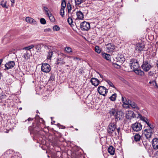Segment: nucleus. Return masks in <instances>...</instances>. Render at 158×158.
Returning <instances> with one entry per match:
<instances>
[{"mask_svg":"<svg viewBox=\"0 0 158 158\" xmlns=\"http://www.w3.org/2000/svg\"><path fill=\"white\" fill-rule=\"evenodd\" d=\"M102 56L104 59L109 60V54L104 53H102Z\"/></svg>","mask_w":158,"mask_h":158,"instance_id":"31","label":"nucleus"},{"mask_svg":"<svg viewBox=\"0 0 158 158\" xmlns=\"http://www.w3.org/2000/svg\"><path fill=\"white\" fill-rule=\"evenodd\" d=\"M35 118V119L36 121L37 122H40L39 120L40 119H41L42 122H44L43 119L42 118H40L39 116L37 114H36V115Z\"/></svg>","mask_w":158,"mask_h":158,"instance_id":"30","label":"nucleus"},{"mask_svg":"<svg viewBox=\"0 0 158 158\" xmlns=\"http://www.w3.org/2000/svg\"><path fill=\"white\" fill-rule=\"evenodd\" d=\"M66 6V2L64 0H62L61 2V8L64 9Z\"/></svg>","mask_w":158,"mask_h":158,"instance_id":"35","label":"nucleus"},{"mask_svg":"<svg viewBox=\"0 0 158 158\" xmlns=\"http://www.w3.org/2000/svg\"><path fill=\"white\" fill-rule=\"evenodd\" d=\"M4 96L2 94H0V99L2 100L4 98Z\"/></svg>","mask_w":158,"mask_h":158,"instance_id":"54","label":"nucleus"},{"mask_svg":"<svg viewBox=\"0 0 158 158\" xmlns=\"http://www.w3.org/2000/svg\"><path fill=\"white\" fill-rule=\"evenodd\" d=\"M90 82L92 85L95 86H97L100 83L98 79L94 77H92L91 79Z\"/></svg>","mask_w":158,"mask_h":158,"instance_id":"13","label":"nucleus"},{"mask_svg":"<svg viewBox=\"0 0 158 158\" xmlns=\"http://www.w3.org/2000/svg\"><path fill=\"white\" fill-rule=\"evenodd\" d=\"M44 10H45V11L46 12L48 11V9L47 7L44 6Z\"/></svg>","mask_w":158,"mask_h":158,"instance_id":"57","label":"nucleus"},{"mask_svg":"<svg viewBox=\"0 0 158 158\" xmlns=\"http://www.w3.org/2000/svg\"><path fill=\"white\" fill-rule=\"evenodd\" d=\"M50 20L52 22H54L55 21V19L54 16L52 15L51 13H50V16L48 17Z\"/></svg>","mask_w":158,"mask_h":158,"instance_id":"36","label":"nucleus"},{"mask_svg":"<svg viewBox=\"0 0 158 158\" xmlns=\"http://www.w3.org/2000/svg\"><path fill=\"white\" fill-rule=\"evenodd\" d=\"M144 131L146 132L145 133L152 134L153 130L150 128L145 129Z\"/></svg>","mask_w":158,"mask_h":158,"instance_id":"37","label":"nucleus"},{"mask_svg":"<svg viewBox=\"0 0 158 158\" xmlns=\"http://www.w3.org/2000/svg\"><path fill=\"white\" fill-rule=\"evenodd\" d=\"M51 31V29L50 28H47V29H45L44 30V31L45 32Z\"/></svg>","mask_w":158,"mask_h":158,"instance_id":"53","label":"nucleus"},{"mask_svg":"<svg viewBox=\"0 0 158 158\" xmlns=\"http://www.w3.org/2000/svg\"><path fill=\"white\" fill-rule=\"evenodd\" d=\"M128 105L130 106L134 109H135L136 110H138L139 109V107L137 106V105L134 102L131 101L130 100L128 99Z\"/></svg>","mask_w":158,"mask_h":158,"instance_id":"11","label":"nucleus"},{"mask_svg":"<svg viewBox=\"0 0 158 158\" xmlns=\"http://www.w3.org/2000/svg\"><path fill=\"white\" fill-rule=\"evenodd\" d=\"M124 113L122 111L118 110L114 118L115 119L114 120L115 121V123H116L118 120L123 119L124 117Z\"/></svg>","mask_w":158,"mask_h":158,"instance_id":"7","label":"nucleus"},{"mask_svg":"<svg viewBox=\"0 0 158 158\" xmlns=\"http://www.w3.org/2000/svg\"><path fill=\"white\" fill-rule=\"evenodd\" d=\"M153 85H156V83L155 81H152V84Z\"/></svg>","mask_w":158,"mask_h":158,"instance_id":"56","label":"nucleus"},{"mask_svg":"<svg viewBox=\"0 0 158 158\" xmlns=\"http://www.w3.org/2000/svg\"><path fill=\"white\" fill-rule=\"evenodd\" d=\"M67 6L68 9V13H70V10H71L72 7L71 5L69 3H68L67 4Z\"/></svg>","mask_w":158,"mask_h":158,"instance_id":"43","label":"nucleus"},{"mask_svg":"<svg viewBox=\"0 0 158 158\" xmlns=\"http://www.w3.org/2000/svg\"><path fill=\"white\" fill-rule=\"evenodd\" d=\"M53 29L54 30L57 31L60 30V27L58 26L57 25H55L54 26Z\"/></svg>","mask_w":158,"mask_h":158,"instance_id":"47","label":"nucleus"},{"mask_svg":"<svg viewBox=\"0 0 158 158\" xmlns=\"http://www.w3.org/2000/svg\"><path fill=\"white\" fill-rule=\"evenodd\" d=\"M131 127L134 131L138 132L141 130L142 126L140 123L136 122L133 124Z\"/></svg>","mask_w":158,"mask_h":158,"instance_id":"2","label":"nucleus"},{"mask_svg":"<svg viewBox=\"0 0 158 158\" xmlns=\"http://www.w3.org/2000/svg\"><path fill=\"white\" fill-rule=\"evenodd\" d=\"M40 22L42 24H45L46 23V22L45 19L43 18H41L40 19Z\"/></svg>","mask_w":158,"mask_h":158,"instance_id":"42","label":"nucleus"},{"mask_svg":"<svg viewBox=\"0 0 158 158\" xmlns=\"http://www.w3.org/2000/svg\"><path fill=\"white\" fill-rule=\"evenodd\" d=\"M40 122H37L35 127L34 128L35 130L37 131H39L40 130Z\"/></svg>","mask_w":158,"mask_h":158,"instance_id":"28","label":"nucleus"},{"mask_svg":"<svg viewBox=\"0 0 158 158\" xmlns=\"http://www.w3.org/2000/svg\"><path fill=\"white\" fill-rule=\"evenodd\" d=\"M137 115L131 110H127L126 112L125 117L127 119H131L132 118H136Z\"/></svg>","mask_w":158,"mask_h":158,"instance_id":"3","label":"nucleus"},{"mask_svg":"<svg viewBox=\"0 0 158 158\" xmlns=\"http://www.w3.org/2000/svg\"><path fill=\"white\" fill-rule=\"evenodd\" d=\"M10 1L12 3V4H11V6H13V4H14L15 2V0H10Z\"/></svg>","mask_w":158,"mask_h":158,"instance_id":"55","label":"nucleus"},{"mask_svg":"<svg viewBox=\"0 0 158 158\" xmlns=\"http://www.w3.org/2000/svg\"><path fill=\"white\" fill-rule=\"evenodd\" d=\"M112 63L113 66L117 69H119L120 68V64H121L118 62H117L115 60L111 58V57H109V61Z\"/></svg>","mask_w":158,"mask_h":158,"instance_id":"12","label":"nucleus"},{"mask_svg":"<svg viewBox=\"0 0 158 158\" xmlns=\"http://www.w3.org/2000/svg\"><path fill=\"white\" fill-rule=\"evenodd\" d=\"M117 131L118 132V133H119V131L120 130V129L119 128H117Z\"/></svg>","mask_w":158,"mask_h":158,"instance_id":"63","label":"nucleus"},{"mask_svg":"<svg viewBox=\"0 0 158 158\" xmlns=\"http://www.w3.org/2000/svg\"><path fill=\"white\" fill-rule=\"evenodd\" d=\"M25 20L27 23L30 24H36V21L34 19L29 17H27L25 19Z\"/></svg>","mask_w":158,"mask_h":158,"instance_id":"16","label":"nucleus"},{"mask_svg":"<svg viewBox=\"0 0 158 158\" xmlns=\"http://www.w3.org/2000/svg\"><path fill=\"white\" fill-rule=\"evenodd\" d=\"M67 21L69 23L71 27H72V25L73 26V25L72 24L73 21L72 19L71 18H69L68 19Z\"/></svg>","mask_w":158,"mask_h":158,"instance_id":"38","label":"nucleus"},{"mask_svg":"<svg viewBox=\"0 0 158 158\" xmlns=\"http://www.w3.org/2000/svg\"><path fill=\"white\" fill-rule=\"evenodd\" d=\"M100 76L101 78H102L103 80H105V79L104 77L102 75L100 74Z\"/></svg>","mask_w":158,"mask_h":158,"instance_id":"61","label":"nucleus"},{"mask_svg":"<svg viewBox=\"0 0 158 158\" xmlns=\"http://www.w3.org/2000/svg\"><path fill=\"white\" fill-rule=\"evenodd\" d=\"M109 86L111 87L114 90H115L116 89V88L114 86L113 84L111 82L109 81Z\"/></svg>","mask_w":158,"mask_h":158,"instance_id":"46","label":"nucleus"},{"mask_svg":"<svg viewBox=\"0 0 158 158\" xmlns=\"http://www.w3.org/2000/svg\"><path fill=\"white\" fill-rule=\"evenodd\" d=\"M37 44H35L34 45L32 44L27 47L24 48L23 49L24 50H30L31 49L33 48L34 47L37 46Z\"/></svg>","mask_w":158,"mask_h":158,"instance_id":"21","label":"nucleus"},{"mask_svg":"<svg viewBox=\"0 0 158 158\" xmlns=\"http://www.w3.org/2000/svg\"><path fill=\"white\" fill-rule=\"evenodd\" d=\"M116 48V46L113 44H109V53L112 52H114Z\"/></svg>","mask_w":158,"mask_h":158,"instance_id":"20","label":"nucleus"},{"mask_svg":"<svg viewBox=\"0 0 158 158\" xmlns=\"http://www.w3.org/2000/svg\"><path fill=\"white\" fill-rule=\"evenodd\" d=\"M33 120V118H29L27 119V120L28 121H32Z\"/></svg>","mask_w":158,"mask_h":158,"instance_id":"59","label":"nucleus"},{"mask_svg":"<svg viewBox=\"0 0 158 158\" xmlns=\"http://www.w3.org/2000/svg\"><path fill=\"white\" fill-rule=\"evenodd\" d=\"M143 143L145 148H146L148 146V143L146 141H143Z\"/></svg>","mask_w":158,"mask_h":158,"instance_id":"50","label":"nucleus"},{"mask_svg":"<svg viewBox=\"0 0 158 158\" xmlns=\"http://www.w3.org/2000/svg\"><path fill=\"white\" fill-rule=\"evenodd\" d=\"M147 124L148 126L150 125V124L149 123V121H148V119L147 121L145 122Z\"/></svg>","mask_w":158,"mask_h":158,"instance_id":"58","label":"nucleus"},{"mask_svg":"<svg viewBox=\"0 0 158 158\" xmlns=\"http://www.w3.org/2000/svg\"><path fill=\"white\" fill-rule=\"evenodd\" d=\"M15 65L14 61H10L6 63L5 65V68L4 69V70H6L13 68Z\"/></svg>","mask_w":158,"mask_h":158,"instance_id":"9","label":"nucleus"},{"mask_svg":"<svg viewBox=\"0 0 158 158\" xmlns=\"http://www.w3.org/2000/svg\"><path fill=\"white\" fill-rule=\"evenodd\" d=\"M152 145L154 149H158V139L154 138L152 140Z\"/></svg>","mask_w":158,"mask_h":158,"instance_id":"15","label":"nucleus"},{"mask_svg":"<svg viewBox=\"0 0 158 158\" xmlns=\"http://www.w3.org/2000/svg\"><path fill=\"white\" fill-rule=\"evenodd\" d=\"M95 49V52L98 53H100L101 52V50L98 46H96Z\"/></svg>","mask_w":158,"mask_h":158,"instance_id":"40","label":"nucleus"},{"mask_svg":"<svg viewBox=\"0 0 158 158\" xmlns=\"http://www.w3.org/2000/svg\"><path fill=\"white\" fill-rule=\"evenodd\" d=\"M154 75V73L153 71H150L148 72V75L150 76H152Z\"/></svg>","mask_w":158,"mask_h":158,"instance_id":"49","label":"nucleus"},{"mask_svg":"<svg viewBox=\"0 0 158 158\" xmlns=\"http://www.w3.org/2000/svg\"><path fill=\"white\" fill-rule=\"evenodd\" d=\"M116 97L117 94L116 93H114L109 97V99L112 101H114L116 100Z\"/></svg>","mask_w":158,"mask_h":158,"instance_id":"25","label":"nucleus"},{"mask_svg":"<svg viewBox=\"0 0 158 158\" xmlns=\"http://www.w3.org/2000/svg\"><path fill=\"white\" fill-rule=\"evenodd\" d=\"M80 28L82 31H88L90 28V24L89 23L86 21L83 22L80 24Z\"/></svg>","mask_w":158,"mask_h":158,"instance_id":"1","label":"nucleus"},{"mask_svg":"<svg viewBox=\"0 0 158 158\" xmlns=\"http://www.w3.org/2000/svg\"><path fill=\"white\" fill-rule=\"evenodd\" d=\"M118 110L115 109H112L109 111V114L111 116L113 117V120H114V118L115 117V115L116 114Z\"/></svg>","mask_w":158,"mask_h":158,"instance_id":"17","label":"nucleus"},{"mask_svg":"<svg viewBox=\"0 0 158 158\" xmlns=\"http://www.w3.org/2000/svg\"><path fill=\"white\" fill-rule=\"evenodd\" d=\"M46 15H47L48 17H49V16H50V14L49 13L48 11H46Z\"/></svg>","mask_w":158,"mask_h":158,"instance_id":"60","label":"nucleus"},{"mask_svg":"<svg viewBox=\"0 0 158 158\" xmlns=\"http://www.w3.org/2000/svg\"><path fill=\"white\" fill-rule=\"evenodd\" d=\"M79 73L81 74H83L84 73L83 70L82 69H80L79 70Z\"/></svg>","mask_w":158,"mask_h":158,"instance_id":"52","label":"nucleus"},{"mask_svg":"<svg viewBox=\"0 0 158 158\" xmlns=\"http://www.w3.org/2000/svg\"><path fill=\"white\" fill-rule=\"evenodd\" d=\"M57 60H58V61H57V64H60V65H62V64H64L65 62L64 61H62V62L61 63V62H60V61H61V60H60L59 59H57Z\"/></svg>","mask_w":158,"mask_h":158,"instance_id":"48","label":"nucleus"},{"mask_svg":"<svg viewBox=\"0 0 158 158\" xmlns=\"http://www.w3.org/2000/svg\"><path fill=\"white\" fill-rule=\"evenodd\" d=\"M64 9L61 8L60 10V15L63 17L64 15Z\"/></svg>","mask_w":158,"mask_h":158,"instance_id":"44","label":"nucleus"},{"mask_svg":"<svg viewBox=\"0 0 158 158\" xmlns=\"http://www.w3.org/2000/svg\"><path fill=\"white\" fill-rule=\"evenodd\" d=\"M53 54V52L52 51H50L48 52V54L47 56V59L51 60Z\"/></svg>","mask_w":158,"mask_h":158,"instance_id":"27","label":"nucleus"},{"mask_svg":"<svg viewBox=\"0 0 158 158\" xmlns=\"http://www.w3.org/2000/svg\"><path fill=\"white\" fill-rule=\"evenodd\" d=\"M23 57L26 60H27L30 58V56L29 53L27 52H26L23 55Z\"/></svg>","mask_w":158,"mask_h":158,"instance_id":"29","label":"nucleus"},{"mask_svg":"<svg viewBox=\"0 0 158 158\" xmlns=\"http://www.w3.org/2000/svg\"><path fill=\"white\" fill-rule=\"evenodd\" d=\"M152 134H149V133H145V136L146 137V138L148 139L149 140V139L151 138L152 137Z\"/></svg>","mask_w":158,"mask_h":158,"instance_id":"41","label":"nucleus"},{"mask_svg":"<svg viewBox=\"0 0 158 158\" xmlns=\"http://www.w3.org/2000/svg\"><path fill=\"white\" fill-rule=\"evenodd\" d=\"M55 76L53 74H52L49 80L53 81H54Z\"/></svg>","mask_w":158,"mask_h":158,"instance_id":"45","label":"nucleus"},{"mask_svg":"<svg viewBox=\"0 0 158 158\" xmlns=\"http://www.w3.org/2000/svg\"><path fill=\"white\" fill-rule=\"evenodd\" d=\"M134 140L135 141L137 142L140 140L141 139V136L139 134H136L134 136Z\"/></svg>","mask_w":158,"mask_h":158,"instance_id":"26","label":"nucleus"},{"mask_svg":"<svg viewBox=\"0 0 158 158\" xmlns=\"http://www.w3.org/2000/svg\"><path fill=\"white\" fill-rule=\"evenodd\" d=\"M133 71L136 74L140 75L142 76V75L144 73V72L143 71H142L141 70L138 69H135Z\"/></svg>","mask_w":158,"mask_h":158,"instance_id":"24","label":"nucleus"},{"mask_svg":"<svg viewBox=\"0 0 158 158\" xmlns=\"http://www.w3.org/2000/svg\"><path fill=\"white\" fill-rule=\"evenodd\" d=\"M65 51L68 53H70L72 52V49L70 47H66L65 48Z\"/></svg>","mask_w":158,"mask_h":158,"instance_id":"33","label":"nucleus"},{"mask_svg":"<svg viewBox=\"0 0 158 158\" xmlns=\"http://www.w3.org/2000/svg\"><path fill=\"white\" fill-rule=\"evenodd\" d=\"M112 89V92H113L114 91V90H113V88L112 87H111L110 88L109 87V89Z\"/></svg>","mask_w":158,"mask_h":158,"instance_id":"64","label":"nucleus"},{"mask_svg":"<svg viewBox=\"0 0 158 158\" xmlns=\"http://www.w3.org/2000/svg\"><path fill=\"white\" fill-rule=\"evenodd\" d=\"M41 69L44 72L48 73L51 70L50 66L48 63H43L42 64Z\"/></svg>","mask_w":158,"mask_h":158,"instance_id":"6","label":"nucleus"},{"mask_svg":"<svg viewBox=\"0 0 158 158\" xmlns=\"http://www.w3.org/2000/svg\"><path fill=\"white\" fill-rule=\"evenodd\" d=\"M109 154L111 155H113L115 153V148L112 146H109Z\"/></svg>","mask_w":158,"mask_h":158,"instance_id":"22","label":"nucleus"},{"mask_svg":"<svg viewBox=\"0 0 158 158\" xmlns=\"http://www.w3.org/2000/svg\"><path fill=\"white\" fill-rule=\"evenodd\" d=\"M148 127H149L150 129H151L152 130L155 127L154 125L151 124H150V125L148 126Z\"/></svg>","mask_w":158,"mask_h":158,"instance_id":"51","label":"nucleus"},{"mask_svg":"<svg viewBox=\"0 0 158 158\" xmlns=\"http://www.w3.org/2000/svg\"><path fill=\"white\" fill-rule=\"evenodd\" d=\"M6 2L4 1H2L1 2V5L3 7L5 8H8V6H7L6 4Z\"/></svg>","mask_w":158,"mask_h":158,"instance_id":"34","label":"nucleus"},{"mask_svg":"<svg viewBox=\"0 0 158 158\" xmlns=\"http://www.w3.org/2000/svg\"><path fill=\"white\" fill-rule=\"evenodd\" d=\"M115 121L113 122V123H111L109 125V132L111 131H113L116 128Z\"/></svg>","mask_w":158,"mask_h":158,"instance_id":"19","label":"nucleus"},{"mask_svg":"<svg viewBox=\"0 0 158 158\" xmlns=\"http://www.w3.org/2000/svg\"><path fill=\"white\" fill-rule=\"evenodd\" d=\"M103 155H104V157L106 158H107V154H106V153H103Z\"/></svg>","mask_w":158,"mask_h":158,"instance_id":"62","label":"nucleus"},{"mask_svg":"<svg viewBox=\"0 0 158 158\" xmlns=\"http://www.w3.org/2000/svg\"><path fill=\"white\" fill-rule=\"evenodd\" d=\"M128 99L127 100L126 98H124L123 97H122V100L123 101V103L124 105H128Z\"/></svg>","mask_w":158,"mask_h":158,"instance_id":"32","label":"nucleus"},{"mask_svg":"<svg viewBox=\"0 0 158 158\" xmlns=\"http://www.w3.org/2000/svg\"><path fill=\"white\" fill-rule=\"evenodd\" d=\"M77 18L79 19L82 20L84 18V15L83 13L81 11H78L76 13Z\"/></svg>","mask_w":158,"mask_h":158,"instance_id":"18","label":"nucleus"},{"mask_svg":"<svg viewBox=\"0 0 158 158\" xmlns=\"http://www.w3.org/2000/svg\"><path fill=\"white\" fill-rule=\"evenodd\" d=\"M144 45L143 44L141 43H138L136 44L135 48L136 50L139 51H143L144 49Z\"/></svg>","mask_w":158,"mask_h":158,"instance_id":"14","label":"nucleus"},{"mask_svg":"<svg viewBox=\"0 0 158 158\" xmlns=\"http://www.w3.org/2000/svg\"><path fill=\"white\" fill-rule=\"evenodd\" d=\"M142 69L145 72L148 71L152 67V65L147 60L144 61L141 66Z\"/></svg>","mask_w":158,"mask_h":158,"instance_id":"4","label":"nucleus"},{"mask_svg":"<svg viewBox=\"0 0 158 158\" xmlns=\"http://www.w3.org/2000/svg\"><path fill=\"white\" fill-rule=\"evenodd\" d=\"M84 0H75V3L76 5H79L83 2Z\"/></svg>","mask_w":158,"mask_h":158,"instance_id":"39","label":"nucleus"},{"mask_svg":"<svg viewBox=\"0 0 158 158\" xmlns=\"http://www.w3.org/2000/svg\"><path fill=\"white\" fill-rule=\"evenodd\" d=\"M98 91L101 95L105 96L108 93V89L103 86H100L98 88Z\"/></svg>","mask_w":158,"mask_h":158,"instance_id":"8","label":"nucleus"},{"mask_svg":"<svg viewBox=\"0 0 158 158\" xmlns=\"http://www.w3.org/2000/svg\"><path fill=\"white\" fill-rule=\"evenodd\" d=\"M136 118H139L141 120L145 122L147 121L148 120L147 118L142 116L140 114H139L137 115Z\"/></svg>","mask_w":158,"mask_h":158,"instance_id":"23","label":"nucleus"},{"mask_svg":"<svg viewBox=\"0 0 158 158\" xmlns=\"http://www.w3.org/2000/svg\"><path fill=\"white\" fill-rule=\"evenodd\" d=\"M117 62H118L120 64H122L125 61V59L123 55L121 54H118L117 57L115 58Z\"/></svg>","mask_w":158,"mask_h":158,"instance_id":"10","label":"nucleus"},{"mask_svg":"<svg viewBox=\"0 0 158 158\" xmlns=\"http://www.w3.org/2000/svg\"><path fill=\"white\" fill-rule=\"evenodd\" d=\"M130 66L133 70L137 69L139 68L138 63L136 59H131L130 60Z\"/></svg>","mask_w":158,"mask_h":158,"instance_id":"5","label":"nucleus"}]
</instances>
